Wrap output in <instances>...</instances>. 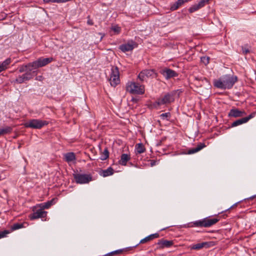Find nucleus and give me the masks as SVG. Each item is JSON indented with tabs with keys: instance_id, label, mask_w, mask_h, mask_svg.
<instances>
[{
	"instance_id": "nucleus-10",
	"label": "nucleus",
	"mask_w": 256,
	"mask_h": 256,
	"mask_svg": "<svg viewBox=\"0 0 256 256\" xmlns=\"http://www.w3.org/2000/svg\"><path fill=\"white\" fill-rule=\"evenodd\" d=\"M136 46V43L134 42L130 41L120 45L119 48L122 52H125L132 50Z\"/></svg>"
},
{
	"instance_id": "nucleus-17",
	"label": "nucleus",
	"mask_w": 256,
	"mask_h": 256,
	"mask_svg": "<svg viewBox=\"0 0 256 256\" xmlns=\"http://www.w3.org/2000/svg\"><path fill=\"white\" fill-rule=\"evenodd\" d=\"M206 146V145L204 143L199 144L195 148H192V149L189 150L186 152L187 154H191L197 152L202 150Z\"/></svg>"
},
{
	"instance_id": "nucleus-30",
	"label": "nucleus",
	"mask_w": 256,
	"mask_h": 256,
	"mask_svg": "<svg viewBox=\"0 0 256 256\" xmlns=\"http://www.w3.org/2000/svg\"><path fill=\"white\" fill-rule=\"evenodd\" d=\"M108 156L109 152L107 148H106L102 154L100 158L102 160H106L108 158Z\"/></svg>"
},
{
	"instance_id": "nucleus-46",
	"label": "nucleus",
	"mask_w": 256,
	"mask_h": 256,
	"mask_svg": "<svg viewBox=\"0 0 256 256\" xmlns=\"http://www.w3.org/2000/svg\"><path fill=\"white\" fill-rule=\"evenodd\" d=\"M254 197H255V196H252V197L250 198H251V199H252V198H254Z\"/></svg>"
},
{
	"instance_id": "nucleus-47",
	"label": "nucleus",
	"mask_w": 256,
	"mask_h": 256,
	"mask_svg": "<svg viewBox=\"0 0 256 256\" xmlns=\"http://www.w3.org/2000/svg\"><path fill=\"white\" fill-rule=\"evenodd\" d=\"M208 2L210 0H208Z\"/></svg>"
},
{
	"instance_id": "nucleus-23",
	"label": "nucleus",
	"mask_w": 256,
	"mask_h": 256,
	"mask_svg": "<svg viewBox=\"0 0 256 256\" xmlns=\"http://www.w3.org/2000/svg\"><path fill=\"white\" fill-rule=\"evenodd\" d=\"M28 226L27 222L14 224L11 227L12 230H15L21 228H26Z\"/></svg>"
},
{
	"instance_id": "nucleus-25",
	"label": "nucleus",
	"mask_w": 256,
	"mask_h": 256,
	"mask_svg": "<svg viewBox=\"0 0 256 256\" xmlns=\"http://www.w3.org/2000/svg\"><path fill=\"white\" fill-rule=\"evenodd\" d=\"M64 158L66 162H70L75 160L76 156L74 152H68L64 154Z\"/></svg>"
},
{
	"instance_id": "nucleus-13",
	"label": "nucleus",
	"mask_w": 256,
	"mask_h": 256,
	"mask_svg": "<svg viewBox=\"0 0 256 256\" xmlns=\"http://www.w3.org/2000/svg\"><path fill=\"white\" fill-rule=\"evenodd\" d=\"M161 73L166 79L178 76V74L175 71L169 68L162 70Z\"/></svg>"
},
{
	"instance_id": "nucleus-41",
	"label": "nucleus",
	"mask_w": 256,
	"mask_h": 256,
	"mask_svg": "<svg viewBox=\"0 0 256 256\" xmlns=\"http://www.w3.org/2000/svg\"><path fill=\"white\" fill-rule=\"evenodd\" d=\"M156 162H157L156 161L154 160H150V166H153L156 164Z\"/></svg>"
},
{
	"instance_id": "nucleus-21",
	"label": "nucleus",
	"mask_w": 256,
	"mask_h": 256,
	"mask_svg": "<svg viewBox=\"0 0 256 256\" xmlns=\"http://www.w3.org/2000/svg\"><path fill=\"white\" fill-rule=\"evenodd\" d=\"M186 2H188L187 0H178L171 6L170 10H177L180 6Z\"/></svg>"
},
{
	"instance_id": "nucleus-12",
	"label": "nucleus",
	"mask_w": 256,
	"mask_h": 256,
	"mask_svg": "<svg viewBox=\"0 0 256 256\" xmlns=\"http://www.w3.org/2000/svg\"><path fill=\"white\" fill-rule=\"evenodd\" d=\"M246 114L244 111L240 110L238 108H232L230 110L228 116L234 118L242 117Z\"/></svg>"
},
{
	"instance_id": "nucleus-7",
	"label": "nucleus",
	"mask_w": 256,
	"mask_h": 256,
	"mask_svg": "<svg viewBox=\"0 0 256 256\" xmlns=\"http://www.w3.org/2000/svg\"><path fill=\"white\" fill-rule=\"evenodd\" d=\"M74 178L77 184H88L92 180V176L88 174H74Z\"/></svg>"
},
{
	"instance_id": "nucleus-20",
	"label": "nucleus",
	"mask_w": 256,
	"mask_h": 256,
	"mask_svg": "<svg viewBox=\"0 0 256 256\" xmlns=\"http://www.w3.org/2000/svg\"><path fill=\"white\" fill-rule=\"evenodd\" d=\"M114 174V170L112 168L109 167L106 170H102L100 172V174L103 177H106L112 176Z\"/></svg>"
},
{
	"instance_id": "nucleus-4",
	"label": "nucleus",
	"mask_w": 256,
	"mask_h": 256,
	"mask_svg": "<svg viewBox=\"0 0 256 256\" xmlns=\"http://www.w3.org/2000/svg\"><path fill=\"white\" fill-rule=\"evenodd\" d=\"M218 220H219L217 218H206L194 222L193 224L194 226L208 228L216 224Z\"/></svg>"
},
{
	"instance_id": "nucleus-42",
	"label": "nucleus",
	"mask_w": 256,
	"mask_h": 256,
	"mask_svg": "<svg viewBox=\"0 0 256 256\" xmlns=\"http://www.w3.org/2000/svg\"><path fill=\"white\" fill-rule=\"evenodd\" d=\"M253 116H254L253 114H251L249 116L244 118H247L248 122L251 118H253Z\"/></svg>"
},
{
	"instance_id": "nucleus-5",
	"label": "nucleus",
	"mask_w": 256,
	"mask_h": 256,
	"mask_svg": "<svg viewBox=\"0 0 256 256\" xmlns=\"http://www.w3.org/2000/svg\"><path fill=\"white\" fill-rule=\"evenodd\" d=\"M109 82L110 85L114 87H116L120 83V72L117 66L112 67Z\"/></svg>"
},
{
	"instance_id": "nucleus-45",
	"label": "nucleus",
	"mask_w": 256,
	"mask_h": 256,
	"mask_svg": "<svg viewBox=\"0 0 256 256\" xmlns=\"http://www.w3.org/2000/svg\"><path fill=\"white\" fill-rule=\"evenodd\" d=\"M196 4L197 5V6H198V8L199 9H200V8H202V6L200 4Z\"/></svg>"
},
{
	"instance_id": "nucleus-18",
	"label": "nucleus",
	"mask_w": 256,
	"mask_h": 256,
	"mask_svg": "<svg viewBox=\"0 0 256 256\" xmlns=\"http://www.w3.org/2000/svg\"><path fill=\"white\" fill-rule=\"evenodd\" d=\"M130 155L126 154H123L120 156V160H119V164L122 166H126L127 162L130 160Z\"/></svg>"
},
{
	"instance_id": "nucleus-39",
	"label": "nucleus",
	"mask_w": 256,
	"mask_h": 256,
	"mask_svg": "<svg viewBox=\"0 0 256 256\" xmlns=\"http://www.w3.org/2000/svg\"><path fill=\"white\" fill-rule=\"evenodd\" d=\"M7 14L4 12L0 14V20H4L6 18Z\"/></svg>"
},
{
	"instance_id": "nucleus-3",
	"label": "nucleus",
	"mask_w": 256,
	"mask_h": 256,
	"mask_svg": "<svg viewBox=\"0 0 256 256\" xmlns=\"http://www.w3.org/2000/svg\"><path fill=\"white\" fill-rule=\"evenodd\" d=\"M48 122L40 119H32L25 122L24 125L25 128H30L34 129H40L48 124Z\"/></svg>"
},
{
	"instance_id": "nucleus-28",
	"label": "nucleus",
	"mask_w": 256,
	"mask_h": 256,
	"mask_svg": "<svg viewBox=\"0 0 256 256\" xmlns=\"http://www.w3.org/2000/svg\"><path fill=\"white\" fill-rule=\"evenodd\" d=\"M12 128L10 126H6L0 128V136L10 134L12 132Z\"/></svg>"
},
{
	"instance_id": "nucleus-9",
	"label": "nucleus",
	"mask_w": 256,
	"mask_h": 256,
	"mask_svg": "<svg viewBox=\"0 0 256 256\" xmlns=\"http://www.w3.org/2000/svg\"><path fill=\"white\" fill-rule=\"evenodd\" d=\"M47 212L44 211L41 208L36 212H34L32 214L29 216V218L31 220L39 218H44L46 216Z\"/></svg>"
},
{
	"instance_id": "nucleus-16",
	"label": "nucleus",
	"mask_w": 256,
	"mask_h": 256,
	"mask_svg": "<svg viewBox=\"0 0 256 256\" xmlns=\"http://www.w3.org/2000/svg\"><path fill=\"white\" fill-rule=\"evenodd\" d=\"M159 236H160L158 233H155L154 234H150L148 236L146 237L145 238L142 239L140 241V244H144L148 242H150L154 238H158Z\"/></svg>"
},
{
	"instance_id": "nucleus-36",
	"label": "nucleus",
	"mask_w": 256,
	"mask_h": 256,
	"mask_svg": "<svg viewBox=\"0 0 256 256\" xmlns=\"http://www.w3.org/2000/svg\"><path fill=\"white\" fill-rule=\"evenodd\" d=\"M201 60L206 65L209 63V58L208 57H202L201 58Z\"/></svg>"
},
{
	"instance_id": "nucleus-32",
	"label": "nucleus",
	"mask_w": 256,
	"mask_h": 256,
	"mask_svg": "<svg viewBox=\"0 0 256 256\" xmlns=\"http://www.w3.org/2000/svg\"><path fill=\"white\" fill-rule=\"evenodd\" d=\"M123 250H118L114 252H112L108 254H106V256H112L114 254H119L122 252Z\"/></svg>"
},
{
	"instance_id": "nucleus-14",
	"label": "nucleus",
	"mask_w": 256,
	"mask_h": 256,
	"mask_svg": "<svg viewBox=\"0 0 256 256\" xmlns=\"http://www.w3.org/2000/svg\"><path fill=\"white\" fill-rule=\"evenodd\" d=\"M160 248H170L174 244L172 240H160L157 243Z\"/></svg>"
},
{
	"instance_id": "nucleus-24",
	"label": "nucleus",
	"mask_w": 256,
	"mask_h": 256,
	"mask_svg": "<svg viewBox=\"0 0 256 256\" xmlns=\"http://www.w3.org/2000/svg\"><path fill=\"white\" fill-rule=\"evenodd\" d=\"M37 60L33 62H30L28 64V72H30L38 68V64L37 63Z\"/></svg>"
},
{
	"instance_id": "nucleus-2",
	"label": "nucleus",
	"mask_w": 256,
	"mask_h": 256,
	"mask_svg": "<svg viewBox=\"0 0 256 256\" xmlns=\"http://www.w3.org/2000/svg\"><path fill=\"white\" fill-rule=\"evenodd\" d=\"M126 90L132 94H142L144 93V87L143 85L132 82L127 83Z\"/></svg>"
},
{
	"instance_id": "nucleus-44",
	"label": "nucleus",
	"mask_w": 256,
	"mask_h": 256,
	"mask_svg": "<svg viewBox=\"0 0 256 256\" xmlns=\"http://www.w3.org/2000/svg\"><path fill=\"white\" fill-rule=\"evenodd\" d=\"M88 24L90 25H92L93 24V22H92V20H88Z\"/></svg>"
},
{
	"instance_id": "nucleus-8",
	"label": "nucleus",
	"mask_w": 256,
	"mask_h": 256,
	"mask_svg": "<svg viewBox=\"0 0 256 256\" xmlns=\"http://www.w3.org/2000/svg\"><path fill=\"white\" fill-rule=\"evenodd\" d=\"M156 76V73L154 70H144L138 75V78L144 82L148 78H154Z\"/></svg>"
},
{
	"instance_id": "nucleus-22",
	"label": "nucleus",
	"mask_w": 256,
	"mask_h": 256,
	"mask_svg": "<svg viewBox=\"0 0 256 256\" xmlns=\"http://www.w3.org/2000/svg\"><path fill=\"white\" fill-rule=\"evenodd\" d=\"M12 60L10 58L6 59L0 64V71L2 72L8 68V65L11 63Z\"/></svg>"
},
{
	"instance_id": "nucleus-40",
	"label": "nucleus",
	"mask_w": 256,
	"mask_h": 256,
	"mask_svg": "<svg viewBox=\"0 0 256 256\" xmlns=\"http://www.w3.org/2000/svg\"><path fill=\"white\" fill-rule=\"evenodd\" d=\"M242 53L244 54H248V52H250V50H248V48H242Z\"/></svg>"
},
{
	"instance_id": "nucleus-6",
	"label": "nucleus",
	"mask_w": 256,
	"mask_h": 256,
	"mask_svg": "<svg viewBox=\"0 0 256 256\" xmlns=\"http://www.w3.org/2000/svg\"><path fill=\"white\" fill-rule=\"evenodd\" d=\"M179 92V93L181 92V91L179 90H174L170 93H168L165 94L162 98H159L156 102V104L158 105H162L167 104H170L174 101V96L176 93Z\"/></svg>"
},
{
	"instance_id": "nucleus-48",
	"label": "nucleus",
	"mask_w": 256,
	"mask_h": 256,
	"mask_svg": "<svg viewBox=\"0 0 256 256\" xmlns=\"http://www.w3.org/2000/svg\"><path fill=\"white\" fill-rule=\"evenodd\" d=\"M2 72L1 71H0V72Z\"/></svg>"
},
{
	"instance_id": "nucleus-31",
	"label": "nucleus",
	"mask_w": 256,
	"mask_h": 256,
	"mask_svg": "<svg viewBox=\"0 0 256 256\" xmlns=\"http://www.w3.org/2000/svg\"><path fill=\"white\" fill-rule=\"evenodd\" d=\"M160 116L162 120H168V118H170V112L164 113L161 114Z\"/></svg>"
},
{
	"instance_id": "nucleus-38",
	"label": "nucleus",
	"mask_w": 256,
	"mask_h": 256,
	"mask_svg": "<svg viewBox=\"0 0 256 256\" xmlns=\"http://www.w3.org/2000/svg\"><path fill=\"white\" fill-rule=\"evenodd\" d=\"M208 0H200L198 4L201 5L202 6L204 7L206 3H208Z\"/></svg>"
},
{
	"instance_id": "nucleus-26",
	"label": "nucleus",
	"mask_w": 256,
	"mask_h": 256,
	"mask_svg": "<svg viewBox=\"0 0 256 256\" xmlns=\"http://www.w3.org/2000/svg\"><path fill=\"white\" fill-rule=\"evenodd\" d=\"M248 122L247 118H244L238 120L234 122H233L232 124V127L236 126H238L242 124L246 123Z\"/></svg>"
},
{
	"instance_id": "nucleus-29",
	"label": "nucleus",
	"mask_w": 256,
	"mask_h": 256,
	"mask_svg": "<svg viewBox=\"0 0 256 256\" xmlns=\"http://www.w3.org/2000/svg\"><path fill=\"white\" fill-rule=\"evenodd\" d=\"M53 201L54 200H51L48 201L45 203L41 204H40V207L42 210L48 208L52 204Z\"/></svg>"
},
{
	"instance_id": "nucleus-35",
	"label": "nucleus",
	"mask_w": 256,
	"mask_h": 256,
	"mask_svg": "<svg viewBox=\"0 0 256 256\" xmlns=\"http://www.w3.org/2000/svg\"><path fill=\"white\" fill-rule=\"evenodd\" d=\"M28 72V64L26 65H24V66H22L20 67V69H19V72Z\"/></svg>"
},
{
	"instance_id": "nucleus-33",
	"label": "nucleus",
	"mask_w": 256,
	"mask_h": 256,
	"mask_svg": "<svg viewBox=\"0 0 256 256\" xmlns=\"http://www.w3.org/2000/svg\"><path fill=\"white\" fill-rule=\"evenodd\" d=\"M198 10H199V8H198L197 5L196 4H194L189 8L188 10L190 12L192 13Z\"/></svg>"
},
{
	"instance_id": "nucleus-37",
	"label": "nucleus",
	"mask_w": 256,
	"mask_h": 256,
	"mask_svg": "<svg viewBox=\"0 0 256 256\" xmlns=\"http://www.w3.org/2000/svg\"><path fill=\"white\" fill-rule=\"evenodd\" d=\"M10 232L6 230L0 232V238L5 237Z\"/></svg>"
},
{
	"instance_id": "nucleus-19",
	"label": "nucleus",
	"mask_w": 256,
	"mask_h": 256,
	"mask_svg": "<svg viewBox=\"0 0 256 256\" xmlns=\"http://www.w3.org/2000/svg\"><path fill=\"white\" fill-rule=\"evenodd\" d=\"M210 246V244L208 242H204L202 243H198L192 245L191 246V249L193 250H200L203 248H208Z\"/></svg>"
},
{
	"instance_id": "nucleus-15",
	"label": "nucleus",
	"mask_w": 256,
	"mask_h": 256,
	"mask_svg": "<svg viewBox=\"0 0 256 256\" xmlns=\"http://www.w3.org/2000/svg\"><path fill=\"white\" fill-rule=\"evenodd\" d=\"M53 60L52 58H38L37 60V63L38 64V66L39 68L42 67L52 62Z\"/></svg>"
},
{
	"instance_id": "nucleus-34",
	"label": "nucleus",
	"mask_w": 256,
	"mask_h": 256,
	"mask_svg": "<svg viewBox=\"0 0 256 256\" xmlns=\"http://www.w3.org/2000/svg\"><path fill=\"white\" fill-rule=\"evenodd\" d=\"M112 30L116 34H118L120 32V28L118 26H114L112 28Z\"/></svg>"
},
{
	"instance_id": "nucleus-27",
	"label": "nucleus",
	"mask_w": 256,
	"mask_h": 256,
	"mask_svg": "<svg viewBox=\"0 0 256 256\" xmlns=\"http://www.w3.org/2000/svg\"><path fill=\"white\" fill-rule=\"evenodd\" d=\"M135 148L138 154H142L146 150L144 146L142 143L136 144Z\"/></svg>"
},
{
	"instance_id": "nucleus-1",
	"label": "nucleus",
	"mask_w": 256,
	"mask_h": 256,
	"mask_svg": "<svg viewBox=\"0 0 256 256\" xmlns=\"http://www.w3.org/2000/svg\"><path fill=\"white\" fill-rule=\"evenodd\" d=\"M237 81V77L230 75H226L219 80H214V86L222 89L230 88Z\"/></svg>"
},
{
	"instance_id": "nucleus-43",
	"label": "nucleus",
	"mask_w": 256,
	"mask_h": 256,
	"mask_svg": "<svg viewBox=\"0 0 256 256\" xmlns=\"http://www.w3.org/2000/svg\"><path fill=\"white\" fill-rule=\"evenodd\" d=\"M44 2L45 3L53 2V0H44Z\"/></svg>"
},
{
	"instance_id": "nucleus-11",
	"label": "nucleus",
	"mask_w": 256,
	"mask_h": 256,
	"mask_svg": "<svg viewBox=\"0 0 256 256\" xmlns=\"http://www.w3.org/2000/svg\"><path fill=\"white\" fill-rule=\"evenodd\" d=\"M32 72H26L22 76H19L18 78H16V82L18 84H22L23 82L28 80L32 78Z\"/></svg>"
}]
</instances>
